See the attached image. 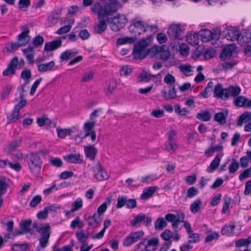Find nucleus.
<instances>
[{
    "instance_id": "obj_22",
    "label": "nucleus",
    "mask_w": 251,
    "mask_h": 251,
    "mask_svg": "<svg viewBox=\"0 0 251 251\" xmlns=\"http://www.w3.org/2000/svg\"><path fill=\"white\" fill-rule=\"evenodd\" d=\"M27 44V41H25L22 43H14L11 42L10 43H7L6 49L7 51L13 53L16 50H17L19 48L21 47L25 46Z\"/></svg>"
},
{
    "instance_id": "obj_50",
    "label": "nucleus",
    "mask_w": 251,
    "mask_h": 251,
    "mask_svg": "<svg viewBox=\"0 0 251 251\" xmlns=\"http://www.w3.org/2000/svg\"><path fill=\"white\" fill-rule=\"evenodd\" d=\"M19 114L20 112L17 110H15L14 109L9 115H7V119L9 121V123L16 122L19 119Z\"/></svg>"
},
{
    "instance_id": "obj_37",
    "label": "nucleus",
    "mask_w": 251,
    "mask_h": 251,
    "mask_svg": "<svg viewBox=\"0 0 251 251\" xmlns=\"http://www.w3.org/2000/svg\"><path fill=\"white\" fill-rule=\"evenodd\" d=\"M50 226L49 224L46 223L43 225L41 227L37 228L36 230L37 232L40 233L42 236L49 234V237H50Z\"/></svg>"
},
{
    "instance_id": "obj_24",
    "label": "nucleus",
    "mask_w": 251,
    "mask_h": 251,
    "mask_svg": "<svg viewBox=\"0 0 251 251\" xmlns=\"http://www.w3.org/2000/svg\"><path fill=\"white\" fill-rule=\"evenodd\" d=\"M84 151L87 157L94 160L97 153V149L94 146L90 145L85 147Z\"/></svg>"
},
{
    "instance_id": "obj_52",
    "label": "nucleus",
    "mask_w": 251,
    "mask_h": 251,
    "mask_svg": "<svg viewBox=\"0 0 251 251\" xmlns=\"http://www.w3.org/2000/svg\"><path fill=\"white\" fill-rule=\"evenodd\" d=\"M49 234L42 236L39 239V246L37 247V248L39 249V247L45 248L49 242Z\"/></svg>"
},
{
    "instance_id": "obj_19",
    "label": "nucleus",
    "mask_w": 251,
    "mask_h": 251,
    "mask_svg": "<svg viewBox=\"0 0 251 251\" xmlns=\"http://www.w3.org/2000/svg\"><path fill=\"white\" fill-rule=\"evenodd\" d=\"M226 88H223L222 84L219 83L215 85L214 89V97L217 98H220L225 100V96L226 93Z\"/></svg>"
},
{
    "instance_id": "obj_45",
    "label": "nucleus",
    "mask_w": 251,
    "mask_h": 251,
    "mask_svg": "<svg viewBox=\"0 0 251 251\" xmlns=\"http://www.w3.org/2000/svg\"><path fill=\"white\" fill-rule=\"evenodd\" d=\"M188 235L189 240L187 242L188 243H196L200 241V236L198 233H193V231H192L188 233Z\"/></svg>"
},
{
    "instance_id": "obj_39",
    "label": "nucleus",
    "mask_w": 251,
    "mask_h": 251,
    "mask_svg": "<svg viewBox=\"0 0 251 251\" xmlns=\"http://www.w3.org/2000/svg\"><path fill=\"white\" fill-rule=\"evenodd\" d=\"M251 243V236L246 239H239L235 242V246L237 248L248 246Z\"/></svg>"
},
{
    "instance_id": "obj_2",
    "label": "nucleus",
    "mask_w": 251,
    "mask_h": 251,
    "mask_svg": "<svg viewBox=\"0 0 251 251\" xmlns=\"http://www.w3.org/2000/svg\"><path fill=\"white\" fill-rule=\"evenodd\" d=\"M152 38L151 36H148L146 38L139 41L134 46L132 54L133 58L135 60L143 59L150 53H151L150 49L146 50V48L152 41Z\"/></svg>"
},
{
    "instance_id": "obj_23",
    "label": "nucleus",
    "mask_w": 251,
    "mask_h": 251,
    "mask_svg": "<svg viewBox=\"0 0 251 251\" xmlns=\"http://www.w3.org/2000/svg\"><path fill=\"white\" fill-rule=\"evenodd\" d=\"M251 40V33L250 32H244L239 33L237 41L241 45L249 43Z\"/></svg>"
},
{
    "instance_id": "obj_62",
    "label": "nucleus",
    "mask_w": 251,
    "mask_h": 251,
    "mask_svg": "<svg viewBox=\"0 0 251 251\" xmlns=\"http://www.w3.org/2000/svg\"><path fill=\"white\" fill-rule=\"evenodd\" d=\"M28 31H23L21 34H20L18 36V40L19 43H22L25 41H27V43H28L29 39L27 40L26 38L28 37Z\"/></svg>"
},
{
    "instance_id": "obj_29",
    "label": "nucleus",
    "mask_w": 251,
    "mask_h": 251,
    "mask_svg": "<svg viewBox=\"0 0 251 251\" xmlns=\"http://www.w3.org/2000/svg\"><path fill=\"white\" fill-rule=\"evenodd\" d=\"M156 186L150 187L144 191L143 194L141 195V199L142 200H147L151 198L157 190Z\"/></svg>"
},
{
    "instance_id": "obj_42",
    "label": "nucleus",
    "mask_w": 251,
    "mask_h": 251,
    "mask_svg": "<svg viewBox=\"0 0 251 251\" xmlns=\"http://www.w3.org/2000/svg\"><path fill=\"white\" fill-rule=\"evenodd\" d=\"M235 225H226L221 230V233L224 235L229 236L234 233Z\"/></svg>"
},
{
    "instance_id": "obj_31",
    "label": "nucleus",
    "mask_w": 251,
    "mask_h": 251,
    "mask_svg": "<svg viewBox=\"0 0 251 251\" xmlns=\"http://www.w3.org/2000/svg\"><path fill=\"white\" fill-rule=\"evenodd\" d=\"M61 15V10H54L48 17V21L52 24H55L57 22V20L59 19Z\"/></svg>"
},
{
    "instance_id": "obj_51",
    "label": "nucleus",
    "mask_w": 251,
    "mask_h": 251,
    "mask_svg": "<svg viewBox=\"0 0 251 251\" xmlns=\"http://www.w3.org/2000/svg\"><path fill=\"white\" fill-rule=\"evenodd\" d=\"M158 243V239L156 238H153L149 240L145 247H147V249H150V248L152 247V249H155L156 250Z\"/></svg>"
},
{
    "instance_id": "obj_12",
    "label": "nucleus",
    "mask_w": 251,
    "mask_h": 251,
    "mask_svg": "<svg viewBox=\"0 0 251 251\" xmlns=\"http://www.w3.org/2000/svg\"><path fill=\"white\" fill-rule=\"evenodd\" d=\"M226 93L225 96V100H228L230 97L236 98L240 94L241 89L237 85H229L226 88Z\"/></svg>"
},
{
    "instance_id": "obj_63",
    "label": "nucleus",
    "mask_w": 251,
    "mask_h": 251,
    "mask_svg": "<svg viewBox=\"0 0 251 251\" xmlns=\"http://www.w3.org/2000/svg\"><path fill=\"white\" fill-rule=\"evenodd\" d=\"M161 237L165 241H169L172 237V232L169 229H166L160 235Z\"/></svg>"
},
{
    "instance_id": "obj_6",
    "label": "nucleus",
    "mask_w": 251,
    "mask_h": 251,
    "mask_svg": "<svg viewBox=\"0 0 251 251\" xmlns=\"http://www.w3.org/2000/svg\"><path fill=\"white\" fill-rule=\"evenodd\" d=\"M167 33L173 40H181L184 36V28L180 24H173L168 28Z\"/></svg>"
},
{
    "instance_id": "obj_36",
    "label": "nucleus",
    "mask_w": 251,
    "mask_h": 251,
    "mask_svg": "<svg viewBox=\"0 0 251 251\" xmlns=\"http://www.w3.org/2000/svg\"><path fill=\"white\" fill-rule=\"evenodd\" d=\"M227 114V112H226V114L222 112L217 113L214 115V120L220 124H224L226 123Z\"/></svg>"
},
{
    "instance_id": "obj_55",
    "label": "nucleus",
    "mask_w": 251,
    "mask_h": 251,
    "mask_svg": "<svg viewBox=\"0 0 251 251\" xmlns=\"http://www.w3.org/2000/svg\"><path fill=\"white\" fill-rule=\"evenodd\" d=\"M50 162L52 166L56 167H61L63 166V162L58 157H51L50 160Z\"/></svg>"
},
{
    "instance_id": "obj_16",
    "label": "nucleus",
    "mask_w": 251,
    "mask_h": 251,
    "mask_svg": "<svg viewBox=\"0 0 251 251\" xmlns=\"http://www.w3.org/2000/svg\"><path fill=\"white\" fill-rule=\"evenodd\" d=\"M22 51L29 64H32L34 62V51L33 47L29 46L26 49H22Z\"/></svg>"
},
{
    "instance_id": "obj_4",
    "label": "nucleus",
    "mask_w": 251,
    "mask_h": 251,
    "mask_svg": "<svg viewBox=\"0 0 251 251\" xmlns=\"http://www.w3.org/2000/svg\"><path fill=\"white\" fill-rule=\"evenodd\" d=\"M107 21L110 24L111 30L117 32L125 26L127 19L125 15L118 14L113 18L107 17Z\"/></svg>"
},
{
    "instance_id": "obj_7",
    "label": "nucleus",
    "mask_w": 251,
    "mask_h": 251,
    "mask_svg": "<svg viewBox=\"0 0 251 251\" xmlns=\"http://www.w3.org/2000/svg\"><path fill=\"white\" fill-rule=\"evenodd\" d=\"M144 232L142 230L131 232L127 236L123 241V245L126 247L130 246L140 240L144 236Z\"/></svg>"
},
{
    "instance_id": "obj_61",
    "label": "nucleus",
    "mask_w": 251,
    "mask_h": 251,
    "mask_svg": "<svg viewBox=\"0 0 251 251\" xmlns=\"http://www.w3.org/2000/svg\"><path fill=\"white\" fill-rule=\"evenodd\" d=\"M11 90H12V86H10L9 85H6L3 88V91L2 92V93H1V99L2 100L6 99L8 97L10 93L11 92Z\"/></svg>"
},
{
    "instance_id": "obj_33",
    "label": "nucleus",
    "mask_w": 251,
    "mask_h": 251,
    "mask_svg": "<svg viewBox=\"0 0 251 251\" xmlns=\"http://www.w3.org/2000/svg\"><path fill=\"white\" fill-rule=\"evenodd\" d=\"M247 100V98L243 96H240L234 99L233 103L238 107H245V102Z\"/></svg>"
},
{
    "instance_id": "obj_20",
    "label": "nucleus",
    "mask_w": 251,
    "mask_h": 251,
    "mask_svg": "<svg viewBox=\"0 0 251 251\" xmlns=\"http://www.w3.org/2000/svg\"><path fill=\"white\" fill-rule=\"evenodd\" d=\"M161 94L164 99L167 100L174 99L177 97L175 85L170 86V89L168 94H167L166 90L165 89L162 90Z\"/></svg>"
},
{
    "instance_id": "obj_13",
    "label": "nucleus",
    "mask_w": 251,
    "mask_h": 251,
    "mask_svg": "<svg viewBox=\"0 0 251 251\" xmlns=\"http://www.w3.org/2000/svg\"><path fill=\"white\" fill-rule=\"evenodd\" d=\"M82 156L79 154L70 153L63 156L64 159L68 163L74 164H80L82 163Z\"/></svg>"
},
{
    "instance_id": "obj_35",
    "label": "nucleus",
    "mask_w": 251,
    "mask_h": 251,
    "mask_svg": "<svg viewBox=\"0 0 251 251\" xmlns=\"http://www.w3.org/2000/svg\"><path fill=\"white\" fill-rule=\"evenodd\" d=\"M167 226V222L162 217H159L157 219L154 224V227L155 229L160 230H162Z\"/></svg>"
},
{
    "instance_id": "obj_1",
    "label": "nucleus",
    "mask_w": 251,
    "mask_h": 251,
    "mask_svg": "<svg viewBox=\"0 0 251 251\" xmlns=\"http://www.w3.org/2000/svg\"><path fill=\"white\" fill-rule=\"evenodd\" d=\"M118 6L115 3H111L103 7L100 2L93 5L91 9L92 12L98 15L99 24L95 26V31L98 34H102L107 28V17L108 15L117 11Z\"/></svg>"
},
{
    "instance_id": "obj_11",
    "label": "nucleus",
    "mask_w": 251,
    "mask_h": 251,
    "mask_svg": "<svg viewBox=\"0 0 251 251\" xmlns=\"http://www.w3.org/2000/svg\"><path fill=\"white\" fill-rule=\"evenodd\" d=\"M18 65V58L17 56H15L8 64L7 68L3 71V75L8 76L15 75Z\"/></svg>"
},
{
    "instance_id": "obj_44",
    "label": "nucleus",
    "mask_w": 251,
    "mask_h": 251,
    "mask_svg": "<svg viewBox=\"0 0 251 251\" xmlns=\"http://www.w3.org/2000/svg\"><path fill=\"white\" fill-rule=\"evenodd\" d=\"M96 125V121H90L86 122L83 126V129L85 133H89L92 131H95V126Z\"/></svg>"
},
{
    "instance_id": "obj_40",
    "label": "nucleus",
    "mask_w": 251,
    "mask_h": 251,
    "mask_svg": "<svg viewBox=\"0 0 251 251\" xmlns=\"http://www.w3.org/2000/svg\"><path fill=\"white\" fill-rule=\"evenodd\" d=\"M111 202V199L107 198L105 201L98 208L97 213L99 214H102L106 211L107 205H110Z\"/></svg>"
},
{
    "instance_id": "obj_47",
    "label": "nucleus",
    "mask_w": 251,
    "mask_h": 251,
    "mask_svg": "<svg viewBox=\"0 0 251 251\" xmlns=\"http://www.w3.org/2000/svg\"><path fill=\"white\" fill-rule=\"evenodd\" d=\"M239 168V164L235 159H233L232 162L229 166V173L230 174H235Z\"/></svg>"
},
{
    "instance_id": "obj_10",
    "label": "nucleus",
    "mask_w": 251,
    "mask_h": 251,
    "mask_svg": "<svg viewBox=\"0 0 251 251\" xmlns=\"http://www.w3.org/2000/svg\"><path fill=\"white\" fill-rule=\"evenodd\" d=\"M237 47L235 44L226 45L220 55L221 60L225 61L230 59L232 55V53L235 51Z\"/></svg>"
},
{
    "instance_id": "obj_27",
    "label": "nucleus",
    "mask_w": 251,
    "mask_h": 251,
    "mask_svg": "<svg viewBox=\"0 0 251 251\" xmlns=\"http://www.w3.org/2000/svg\"><path fill=\"white\" fill-rule=\"evenodd\" d=\"M251 121V112H245L241 115L237 122V126H241L244 122H247Z\"/></svg>"
},
{
    "instance_id": "obj_8",
    "label": "nucleus",
    "mask_w": 251,
    "mask_h": 251,
    "mask_svg": "<svg viewBox=\"0 0 251 251\" xmlns=\"http://www.w3.org/2000/svg\"><path fill=\"white\" fill-rule=\"evenodd\" d=\"M131 33L135 34V36L139 35L147 30L146 23L142 21L133 23L128 27Z\"/></svg>"
},
{
    "instance_id": "obj_41",
    "label": "nucleus",
    "mask_w": 251,
    "mask_h": 251,
    "mask_svg": "<svg viewBox=\"0 0 251 251\" xmlns=\"http://www.w3.org/2000/svg\"><path fill=\"white\" fill-rule=\"evenodd\" d=\"M8 186L6 182V178L4 176L0 175V193L5 194Z\"/></svg>"
},
{
    "instance_id": "obj_48",
    "label": "nucleus",
    "mask_w": 251,
    "mask_h": 251,
    "mask_svg": "<svg viewBox=\"0 0 251 251\" xmlns=\"http://www.w3.org/2000/svg\"><path fill=\"white\" fill-rule=\"evenodd\" d=\"M82 200L81 198L77 199L73 203L71 212H74L82 207Z\"/></svg>"
},
{
    "instance_id": "obj_5",
    "label": "nucleus",
    "mask_w": 251,
    "mask_h": 251,
    "mask_svg": "<svg viewBox=\"0 0 251 251\" xmlns=\"http://www.w3.org/2000/svg\"><path fill=\"white\" fill-rule=\"evenodd\" d=\"M152 56L156 55V58L166 61L170 56V52L165 45L154 46L150 49Z\"/></svg>"
},
{
    "instance_id": "obj_25",
    "label": "nucleus",
    "mask_w": 251,
    "mask_h": 251,
    "mask_svg": "<svg viewBox=\"0 0 251 251\" xmlns=\"http://www.w3.org/2000/svg\"><path fill=\"white\" fill-rule=\"evenodd\" d=\"M199 34L194 33L187 35L186 41L190 45L195 46L199 43Z\"/></svg>"
},
{
    "instance_id": "obj_30",
    "label": "nucleus",
    "mask_w": 251,
    "mask_h": 251,
    "mask_svg": "<svg viewBox=\"0 0 251 251\" xmlns=\"http://www.w3.org/2000/svg\"><path fill=\"white\" fill-rule=\"evenodd\" d=\"M32 224V220L28 219L27 220H22L20 223V227L23 231L25 233H27L30 231V226Z\"/></svg>"
},
{
    "instance_id": "obj_15",
    "label": "nucleus",
    "mask_w": 251,
    "mask_h": 251,
    "mask_svg": "<svg viewBox=\"0 0 251 251\" xmlns=\"http://www.w3.org/2000/svg\"><path fill=\"white\" fill-rule=\"evenodd\" d=\"M223 33L225 38L232 41L237 40L239 35V31L234 29H226Z\"/></svg>"
},
{
    "instance_id": "obj_3",
    "label": "nucleus",
    "mask_w": 251,
    "mask_h": 251,
    "mask_svg": "<svg viewBox=\"0 0 251 251\" xmlns=\"http://www.w3.org/2000/svg\"><path fill=\"white\" fill-rule=\"evenodd\" d=\"M26 160L31 173L35 176H38L43 164L39 154L31 152L26 156Z\"/></svg>"
},
{
    "instance_id": "obj_21",
    "label": "nucleus",
    "mask_w": 251,
    "mask_h": 251,
    "mask_svg": "<svg viewBox=\"0 0 251 251\" xmlns=\"http://www.w3.org/2000/svg\"><path fill=\"white\" fill-rule=\"evenodd\" d=\"M200 37L201 38V40L203 42H208L212 40L213 34L212 32L207 29H204L201 30L199 32Z\"/></svg>"
},
{
    "instance_id": "obj_54",
    "label": "nucleus",
    "mask_w": 251,
    "mask_h": 251,
    "mask_svg": "<svg viewBox=\"0 0 251 251\" xmlns=\"http://www.w3.org/2000/svg\"><path fill=\"white\" fill-rule=\"evenodd\" d=\"M28 247L27 244H15L12 246V250L13 251H25Z\"/></svg>"
},
{
    "instance_id": "obj_49",
    "label": "nucleus",
    "mask_w": 251,
    "mask_h": 251,
    "mask_svg": "<svg viewBox=\"0 0 251 251\" xmlns=\"http://www.w3.org/2000/svg\"><path fill=\"white\" fill-rule=\"evenodd\" d=\"M21 142L22 139L21 138L12 141L8 146V150L11 151H15L20 146Z\"/></svg>"
},
{
    "instance_id": "obj_56",
    "label": "nucleus",
    "mask_w": 251,
    "mask_h": 251,
    "mask_svg": "<svg viewBox=\"0 0 251 251\" xmlns=\"http://www.w3.org/2000/svg\"><path fill=\"white\" fill-rule=\"evenodd\" d=\"M251 176V167L244 170L242 173H241L239 176V178L241 181H243L247 178Z\"/></svg>"
},
{
    "instance_id": "obj_32",
    "label": "nucleus",
    "mask_w": 251,
    "mask_h": 251,
    "mask_svg": "<svg viewBox=\"0 0 251 251\" xmlns=\"http://www.w3.org/2000/svg\"><path fill=\"white\" fill-rule=\"evenodd\" d=\"M146 218V216L145 214L140 213L135 216L134 219L131 220L130 223L132 226H135L137 224L144 222Z\"/></svg>"
},
{
    "instance_id": "obj_59",
    "label": "nucleus",
    "mask_w": 251,
    "mask_h": 251,
    "mask_svg": "<svg viewBox=\"0 0 251 251\" xmlns=\"http://www.w3.org/2000/svg\"><path fill=\"white\" fill-rule=\"evenodd\" d=\"M44 41L43 37L41 35H38L34 38L32 42L35 47H38L43 44Z\"/></svg>"
},
{
    "instance_id": "obj_14",
    "label": "nucleus",
    "mask_w": 251,
    "mask_h": 251,
    "mask_svg": "<svg viewBox=\"0 0 251 251\" xmlns=\"http://www.w3.org/2000/svg\"><path fill=\"white\" fill-rule=\"evenodd\" d=\"M223 155V153H220L219 154H218L214 159L211 162L210 166H208L206 169V171L209 173H212L214 170H215L217 168H218V166H219L221 159Z\"/></svg>"
},
{
    "instance_id": "obj_17",
    "label": "nucleus",
    "mask_w": 251,
    "mask_h": 251,
    "mask_svg": "<svg viewBox=\"0 0 251 251\" xmlns=\"http://www.w3.org/2000/svg\"><path fill=\"white\" fill-rule=\"evenodd\" d=\"M78 53V51L75 50H69L63 52L60 56L61 62L67 61L70 59L73 58Z\"/></svg>"
},
{
    "instance_id": "obj_34",
    "label": "nucleus",
    "mask_w": 251,
    "mask_h": 251,
    "mask_svg": "<svg viewBox=\"0 0 251 251\" xmlns=\"http://www.w3.org/2000/svg\"><path fill=\"white\" fill-rule=\"evenodd\" d=\"M201 205L202 201L198 199L191 203L190 209L193 213H196L200 210Z\"/></svg>"
},
{
    "instance_id": "obj_9",
    "label": "nucleus",
    "mask_w": 251,
    "mask_h": 251,
    "mask_svg": "<svg viewBox=\"0 0 251 251\" xmlns=\"http://www.w3.org/2000/svg\"><path fill=\"white\" fill-rule=\"evenodd\" d=\"M92 170L95 173V177L99 181L107 179L109 177L107 173L104 170L99 162L93 167Z\"/></svg>"
},
{
    "instance_id": "obj_58",
    "label": "nucleus",
    "mask_w": 251,
    "mask_h": 251,
    "mask_svg": "<svg viewBox=\"0 0 251 251\" xmlns=\"http://www.w3.org/2000/svg\"><path fill=\"white\" fill-rule=\"evenodd\" d=\"M127 198L125 196L119 197L117 199V208H120L126 205Z\"/></svg>"
},
{
    "instance_id": "obj_53",
    "label": "nucleus",
    "mask_w": 251,
    "mask_h": 251,
    "mask_svg": "<svg viewBox=\"0 0 251 251\" xmlns=\"http://www.w3.org/2000/svg\"><path fill=\"white\" fill-rule=\"evenodd\" d=\"M164 82L170 86L174 85L176 82L175 77L171 74H168L166 75L164 79Z\"/></svg>"
},
{
    "instance_id": "obj_64",
    "label": "nucleus",
    "mask_w": 251,
    "mask_h": 251,
    "mask_svg": "<svg viewBox=\"0 0 251 251\" xmlns=\"http://www.w3.org/2000/svg\"><path fill=\"white\" fill-rule=\"evenodd\" d=\"M177 147V145L174 141H169V143L166 146V149L169 152L172 153L176 151Z\"/></svg>"
},
{
    "instance_id": "obj_28",
    "label": "nucleus",
    "mask_w": 251,
    "mask_h": 251,
    "mask_svg": "<svg viewBox=\"0 0 251 251\" xmlns=\"http://www.w3.org/2000/svg\"><path fill=\"white\" fill-rule=\"evenodd\" d=\"M159 74H158L159 75ZM157 75H152L145 71H143L139 75L138 81L140 82L145 81L148 82L151 80L153 78L157 77Z\"/></svg>"
},
{
    "instance_id": "obj_26",
    "label": "nucleus",
    "mask_w": 251,
    "mask_h": 251,
    "mask_svg": "<svg viewBox=\"0 0 251 251\" xmlns=\"http://www.w3.org/2000/svg\"><path fill=\"white\" fill-rule=\"evenodd\" d=\"M55 66V63L53 61L50 62L39 64L38 66V70L40 72H46L51 71Z\"/></svg>"
},
{
    "instance_id": "obj_18",
    "label": "nucleus",
    "mask_w": 251,
    "mask_h": 251,
    "mask_svg": "<svg viewBox=\"0 0 251 251\" xmlns=\"http://www.w3.org/2000/svg\"><path fill=\"white\" fill-rule=\"evenodd\" d=\"M62 41L61 40H54L46 43L44 47V50L49 51L54 50L61 46Z\"/></svg>"
},
{
    "instance_id": "obj_57",
    "label": "nucleus",
    "mask_w": 251,
    "mask_h": 251,
    "mask_svg": "<svg viewBox=\"0 0 251 251\" xmlns=\"http://www.w3.org/2000/svg\"><path fill=\"white\" fill-rule=\"evenodd\" d=\"M219 237L220 235L217 232H213L206 236L204 241L205 243H209L214 240H217Z\"/></svg>"
},
{
    "instance_id": "obj_60",
    "label": "nucleus",
    "mask_w": 251,
    "mask_h": 251,
    "mask_svg": "<svg viewBox=\"0 0 251 251\" xmlns=\"http://www.w3.org/2000/svg\"><path fill=\"white\" fill-rule=\"evenodd\" d=\"M42 201V197L40 195L34 197L30 202L29 205L32 207H35Z\"/></svg>"
},
{
    "instance_id": "obj_43",
    "label": "nucleus",
    "mask_w": 251,
    "mask_h": 251,
    "mask_svg": "<svg viewBox=\"0 0 251 251\" xmlns=\"http://www.w3.org/2000/svg\"><path fill=\"white\" fill-rule=\"evenodd\" d=\"M56 130L58 136L62 139L65 138L67 135H71L73 132L72 130L70 128L63 129L60 128H57Z\"/></svg>"
},
{
    "instance_id": "obj_38",
    "label": "nucleus",
    "mask_w": 251,
    "mask_h": 251,
    "mask_svg": "<svg viewBox=\"0 0 251 251\" xmlns=\"http://www.w3.org/2000/svg\"><path fill=\"white\" fill-rule=\"evenodd\" d=\"M136 40L134 37H125L118 39L117 41V44L118 45H122L126 44H132L135 42Z\"/></svg>"
},
{
    "instance_id": "obj_46",
    "label": "nucleus",
    "mask_w": 251,
    "mask_h": 251,
    "mask_svg": "<svg viewBox=\"0 0 251 251\" xmlns=\"http://www.w3.org/2000/svg\"><path fill=\"white\" fill-rule=\"evenodd\" d=\"M196 118L202 121H209L211 118V114L208 111H205L203 113H199L197 114Z\"/></svg>"
}]
</instances>
